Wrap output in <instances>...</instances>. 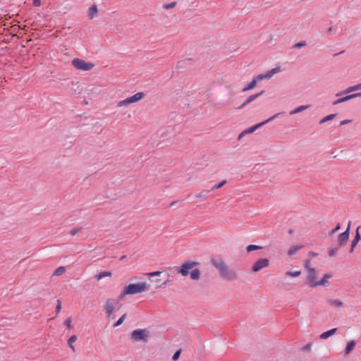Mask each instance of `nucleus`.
<instances>
[{
	"label": "nucleus",
	"mask_w": 361,
	"mask_h": 361,
	"mask_svg": "<svg viewBox=\"0 0 361 361\" xmlns=\"http://www.w3.org/2000/svg\"><path fill=\"white\" fill-rule=\"evenodd\" d=\"M270 71L271 72V73L273 75H274L281 71V68H280V66L275 67V68H272L271 70H270Z\"/></svg>",
	"instance_id": "43"
},
{
	"label": "nucleus",
	"mask_w": 361,
	"mask_h": 361,
	"mask_svg": "<svg viewBox=\"0 0 361 361\" xmlns=\"http://www.w3.org/2000/svg\"><path fill=\"white\" fill-rule=\"evenodd\" d=\"M210 192V190H203L200 192L195 195V197H206L208 193Z\"/></svg>",
	"instance_id": "31"
},
{
	"label": "nucleus",
	"mask_w": 361,
	"mask_h": 361,
	"mask_svg": "<svg viewBox=\"0 0 361 361\" xmlns=\"http://www.w3.org/2000/svg\"><path fill=\"white\" fill-rule=\"evenodd\" d=\"M97 13V7L95 4L92 5L89 9V17L92 19Z\"/></svg>",
	"instance_id": "22"
},
{
	"label": "nucleus",
	"mask_w": 361,
	"mask_h": 361,
	"mask_svg": "<svg viewBox=\"0 0 361 361\" xmlns=\"http://www.w3.org/2000/svg\"><path fill=\"white\" fill-rule=\"evenodd\" d=\"M307 283L310 287H316V286H314L315 283H317V272L314 268H308Z\"/></svg>",
	"instance_id": "10"
},
{
	"label": "nucleus",
	"mask_w": 361,
	"mask_h": 361,
	"mask_svg": "<svg viewBox=\"0 0 361 361\" xmlns=\"http://www.w3.org/2000/svg\"><path fill=\"white\" fill-rule=\"evenodd\" d=\"M264 75L265 79H269L274 75L270 71H269L267 73H266Z\"/></svg>",
	"instance_id": "45"
},
{
	"label": "nucleus",
	"mask_w": 361,
	"mask_h": 361,
	"mask_svg": "<svg viewBox=\"0 0 361 361\" xmlns=\"http://www.w3.org/2000/svg\"><path fill=\"white\" fill-rule=\"evenodd\" d=\"M264 92V91H261L258 93H256V94H252L250 96H249L246 99L245 101L239 106L238 107L237 109H243V107H245V106L248 105L249 104H250L252 102H253L254 100H255L257 98H258L259 96H261L263 93Z\"/></svg>",
	"instance_id": "13"
},
{
	"label": "nucleus",
	"mask_w": 361,
	"mask_h": 361,
	"mask_svg": "<svg viewBox=\"0 0 361 361\" xmlns=\"http://www.w3.org/2000/svg\"><path fill=\"white\" fill-rule=\"evenodd\" d=\"M309 107L308 105H302V106H300L295 109H294L293 110H292L290 112V115H293V114H298V113H300L305 109H307V108Z\"/></svg>",
	"instance_id": "21"
},
{
	"label": "nucleus",
	"mask_w": 361,
	"mask_h": 361,
	"mask_svg": "<svg viewBox=\"0 0 361 361\" xmlns=\"http://www.w3.org/2000/svg\"><path fill=\"white\" fill-rule=\"evenodd\" d=\"M263 79H265L264 74H259V75H257L256 77H255L253 78V80H256V82L257 83L258 81L262 80Z\"/></svg>",
	"instance_id": "41"
},
{
	"label": "nucleus",
	"mask_w": 361,
	"mask_h": 361,
	"mask_svg": "<svg viewBox=\"0 0 361 361\" xmlns=\"http://www.w3.org/2000/svg\"><path fill=\"white\" fill-rule=\"evenodd\" d=\"M76 340H77V336L75 335H73L69 338V339L68 341L70 348L73 350H74V346L73 345L72 343H73V342L76 341Z\"/></svg>",
	"instance_id": "30"
},
{
	"label": "nucleus",
	"mask_w": 361,
	"mask_h": 361,
	"mask_svg": "<svg viewBox=\"0 0 361 361\" xmlns=\"http://www.w3.org/2000/svg\"><path fill=\"white\" fill-rule=\"evenodd\" d=\"M61 310V302L60 300H57V305L56 307V312L58 314Z\"/></svg>",
	"instance_id": "40"
},
{
	"label": "nucleus",
	"mask_w": 361,
	"mask_h": 361,
	"mask_svg": "<svg viewBox=\"0 0 361 361\" xmlns=\"http://www.w3.org/2000/svg\"><path fill=\"white\" fill-rule=\"evenodd\" d=\"M317 255V253H316V252H314L312 251L309 252V256L310 257H316Z\"/></svg>",
	"instance_id": "49"
},
{
	"label": "nucleus",
	"mask_w": 361,
	"mask_h": 361,
	"mask_svg": "<svg viewBox=\"0 0 361 361\" xmlns=\"http://www.w3.org/2000/svg\"><path fill=\"white\" fill-rule=\"evenodd\" d=\"M126 317V314H124L123 315H122L118 320L117 322L114 324V327H116V326H120L124 321L125 318Z\"/></svg>",
	"instance_id": "33"
},
{
	"label": "nucleus",
	"mask_w": 361,
	"mask_h": 361,
	"mask_svg": "<svg viewBox=\"0 0 361 361\" xmlns=\"http://www.w3.org/2000/svg\"><path fill=\"white\" fill-rule=\"evenodd\" d=\"M147 290V283L140 282L138 283H130L124 288L123 295L141 293Z\"/></svg>",
	"instance_id": "2"
},
{
	"label": "nucleus",
	"mask_w": 361,
	"mask_h": 361,
	"mask_svg": "<svg viewBox=\"0 0 361 361\" xmlns=\"http://www.w3.org/2000/svg\"><path fill=\"white\" fill-rule=\"evenodd\" d=\"M180 353H181V350H180H180H177V351L173 354V357H172V359H173V360H177L179 358V357H180Z\"/></svg>",
	"instance_id": "39"
},
{
	"label": "nucleus",
	"mask_w": 361,
	"mask_h": 361,
	"mask_svg": "<svg viewBox=\"0 0 361 361\" xmlns=\"http://www.w3.org/2000/svg\"><path fill=\"white\" fill-rule=\"evenodd\" d=\"M301 272L300 271H287L286 274L287 276H293V277H298L300 275Z\"/></svg>",
	"instance_id": "32"
},
{
	"label": "nucleus",
	"mask_w": 361,
	"mask_h": 361,
	"mask_svg": "<svg viewBox=\"0 0 361 361\" xmlns=\"http://www.w3.org/2000/svg\"><path fill=\"white\" fill-rule=\"evenodd\" d=\"M361 90V84H360V82L357 84V85H355L353 86L348 87L345 90L336 93V97H339L341 95L348 94V93H350L352 92L357 91V90Z\"/></svg>",
	"instance_id": "14"
},
{
	"label": "nucleus",
	"mask_w": 361,
	"mask_h": 361,
	"mask_svg": "<svg viewBox=\"0 0 361 361\" xmlns=\"http://www.w3.org/2000/svg\"><path fill=\"white\" fill-rule=\"evenodd\" d=\"M143 97H144V93L143 92H137V93L135 94L134 95H133L131 97H128V98H126V99H125L123 100L120 101L118 103L117 106L121 107V106H125V105H128L130 104L138 102Z\"/></svg>",
	"instance_id": "6"
},
{
	"label": "nucleus",
	"mask_w": 361,
	"mask_h": 361,
	"mask_svg": "<svg viewBox=\"0 0 361 361\" xmlns=\"http://www.w3.org/2000/svg\"><path fill=\"white\" fill-rule=\"evenodd\" d=\"M310 263V259H306V260H305V262H304L305 267L307 270H308V268H310V267H309Z\"/></svg>",
	"instance_id": "47"
},
{
	"label": "nucleus",
	"mask_w": 361,
	"mask_h": 361,
	"mask_svg": "<svg viewBox=\"0 0 361 361\" xmlns=\"http://www.w3.org/2000/svg\"><path fill=\"white\" fill-rule=\"evenodd\" d=\"M350 122H351V120L345 119V120L341 121L340 125L341 126L345 125V124L350 123Z\"/></svg>",
	"instance_id": "46"
},
{
	"label": "nucleus",
	"mask_w": 361,
	"mask_h": 361,
	"mask_svg": "<svg viewBox=\"0 0 361 361\" xmlns=\"http://www.w3.org/2000/svg\"><path fill=\"white\" fill-rule=\"evenodd\" d=\"M341 228L340 224H338L334 229H332L330 232V235L334 234L336 232H337Z\"/></svg>",
	"instance_id": "42"
},
{
	"label": "nucleus",
	"mask_w": 361,
	"mask_h": 361,
	"mask_svg": "<svg viewBox=\"0 0 361 361\" xmlns=\"http://www.w3.org/2000/svg\"><path fill=\"white\" fill-rule=\"evenodd\" d=\"M226 183V180H223L222 181L219 182V183L215 184V185H214L211 188V190H210V191H213V190H215L219 189V188H221V187H223Z\"/></svg>",
	"instance_id": "29"
},
{
	"label": "nucleus",
	"mask_w": 361,
	"mask_h": 361,
	"mask_svg": "<svg viewBox=\"0 0 361 361\" xmlns=\"http://www.w3.org/2000/svg\"><path fill=\"white\" fill-rule=\"evenodd\" d=\"M332 30H333V27H330L329 29H328V33L329 34H331V32H332Z\"/></svg>",
	"instance_id": "51"
},
{
	"label": "nucleus",
	"mask_w": 361,
	"mask_h": 361,
	"mask_svg": "<svg viewBox=\"0 0 361 361\" xmlns=\"http://www.w3.org/2000/svg\"><path fill=\"white\" fill-rule=\"evenodd\" d=\"M332 275L331 274H325L323 276V278L317 281V283H315L314 286H326L329 284V281H327L328 279L331 278Z\"/></svg>",
	"instance_id": "17"
},
{
	"label": "nucleus",
	"mask_w": 361,
	"mask_h": 361,
	"mask_svg": "<svg viewBox=\"0 0 361 361\" xmlns=\"http://www.w3.org/2000/svg\"><path fill=\"white\" fill-rule=\"evenodd\" d=\"M338 251V247H331L328 250V254L329 257L334 256Z\"/></svg>",
	"instance_id": "34"
},
{
	"label": "nucleus",
	"mask_w": 361,
	"mask_h": 361,
	"mask_svg": "<svg viewBox=\"0 0 361 361\" xmlns=\"http://www.w3.org/2000/svg\"><path fill=\"white\" fill-rule=\"evenodd\" d=\"M176 202H172L170 204L169 207H173V205H175V204H176Z\"/></svg>",
	"instance_id": "53"
},
{
	"label": "nucleus",
	"mask_w": 361,
	"mask_h": 361,
	"mask_svg": "<svg viewBox=\"0 0 361 361\" xmlns=\"http://www.w3.org/2000/svg\"><path fill=\"white\" fill-rule=\"evenodd\" d=\"M356 345V341H354V340H352L350 341H349L348 343H347V345L345 348V355H348L355 348Z\"/></svg>",
	"instance_id": "18"
},
{
	"label": "nucleus",
	"mask_w": 361,
	"mask_h": 361,
	"mask_svg": "<svg viewBox=\"0 0 361 361\" xmlns=\"http://www.w3.org/2000/svg\"><path fill=\"white\" fill-rule=\"evenodd\" d=\"M66 268L65 267H59L54 272L53 276H60L65 273Z\"/></svg>",
	"instance_id": "27"
},
{
	"label": "nucleus",
	"mask_w": 361,
	"mask_h": 361,
	"mask_svg": "<svg viewBox=\"0 0 361 361\" xmlns=\"http://www.w3.org/2000/svg\"><path fill=\"white\" fill-rule=\"evenodd\" d=\"M64 324L68 328V329H71L72 328V319L71 317H68V319H66V320L64 322Z\"/></svg>",
	"instance_id": "37"
},
{
	"label": "nucleus",
	"mask_w": 361,
	"mask_h": 361,
	"mask_svg": "<svg viewBox=\"0 0 361 361\" xmlns=\"http://www.w3.org/2000/svg\"><path fill=\"white\" fill-rule=\"evenodd\" d=\"M211 263L219 271V275L223 279L235 281L239 279L238 273L234 269L229 268L224 259L212 258Z\"/></svg>",
	"instance_id": "1"
},
{
	"label": "nucleus",
	"mask_w": 361,
	"mask_h": 361,
	"mask_svg": "<svg viewBox=\"0 0 361 361\" xmlns=\"http://www.w3.org/2000/svg\"><path fill=\"white\" fill-rule=\"evenodd\" d=\"M176 5V2H171L170 4L164 5V8L165 9H169V8H172L175 7Z\"/></svg>",
	"instance_id": "38"
},
{
	"label": "nucleus",
	"mask_w": 361,
	"mask_h": 361,
	"mask_svg": "<svg viewBox=\"0 0 361 361\" xmlns=\"http://www.w3.org/2000/svg\"><path fill=\"white\" fill-rule=\"evenodd\" d=\"M344 51H344V50H343V51H340L339 53L335 54H334V56H338V55H339V54H343Z\"/></svg>",
	"instance_id": "52"
},
{
	"label": "nucleus",
	"mask_w": 361,
	"mask_h": 361,
	"mask_svg": "<svg viewBox=\"0 0 361 361\" xmlns=\"http://www.w3.org/2000/svg\"><path fill=\"white\" fill-rule=\"evenodd\" d=\"M309 347H310V344L307 345L305 346V348H308Z\"/></svg>",
	"instance_id": "54"
},
{
	"label": "nucleus",
	"mask_w": 361,
	"mask_h": 361,
	"mask_svg": "<svg viewBox=\"0 0 361 361\" xmlns=\"http://www.w3.org/2000/svg\"><path fill=\"white\" fill-rule=\"evenodd\" d=\"M149 331L147 329H137L130 334V339L133 341H148Z\"/></svg>",
	"instance_id": "3"
},
{
	"label": "nucleus",
	"mask_w": 361,
	"mask_h": 361,
	"mask_svg": "<svg viewBox=\"0 0 361 361\" xmlns=\"http://www.w3.org/2000/svg\"><path fill=\"white\" fill-rule=\"evenodd\" d=\"M245 134H247L246 133H245V130H243L239 135H238V140H240Z\"/></svg>",
	"instance_id": "50"
},
{
	"label": "nucleus",
	"mask_w": 361,
	"mask_h": 361,
	"mask_svg": "<svg viewBox=\"0 0 361 361\" xmlns=\"http://www.w3.org/2000/svg\"><path fill=\"white\" fill-rule=\"evenodd\" d=\"M260 249H262V247L259 246V245H250L247 246V247H246V250L247 252H250L254 250H258Z\"/></svg>",
	"instance_id": "28"
},
{
	"label": "nucleus",
	"mask_w": 361,
	"mask_h": 361,
	"mask_svg": "<svg viewBox=\"0 0 361 361\" xmlns=\"http://www.w3.org/2000/svg\"><path fill=\"white\" fill-rule=\"evenodd\" d=\"M360 228V226H358L357 228L356 231H355V235L354 237V239L352 240L351 247H350V252H353L355 247L357 245V244L358 243V242L361 239L360 234L359 233Z\"/></svg>",
	"instance_id": "15"
},
{
	"label": "nucleus",
	"mask_w": 361,
	"mask_h": 361,
	"mask_svg": "<svg viewBox=\"0 0 361 361\" xmlns=\"http://www.w3.org/2000/svg\"><path fill=\"white\" fill-rule=\"evenodd\" d=\"M199 262L195 261H187L180 267H174L173 269L177 273L181 274L183 276H186L189 274V270L197 266Z\"/></svg>",
	"instance_id": "4"
},
{
	"label": "nucleus",
	"mask_w": 361,
	"mask_h": 361,
	"mask_svg": "<svg viewBox=\"0 0 361 361\" xmlns=\"http://www.w3.org/2000/svg\"><path fill=\"white\" fill-rule=\"evenodd\" d=\"M328 304L334 308H342L344 306L343 302L338 299H329L327 300Z\"/></svg>",
	"instance_id": "16"
},
{
	"label": "nucleus",
	"mask_w": 361,
	"mask_h": 361,
	"mask_svg": "<svg viewBox=\"0 0 361 361\" xmlns=\"http://www.w3.org/2000/svg\"><path fill=\"white\" fill-rule=\"evenodd\" d=\"M111 275H112V274L111 271H102V272H100L99 274H97L94 277L97 281H99L104 277L111 276Z\"/></svg>",
	"instance_id": "24"
},
{
	"label": "nucleus",
	"mask_w": 361,
	"mask_h": 361,
	"mask_svg": "<svg viewBox=\"0 0 361 361\" xmlns=\"http://www.w3.org/2000/svg\"><path fill=\"white\" fill-rule=\"evenodd\" d=\"M81 228H75L70 231V234L73 236L78 234V233L81 232Z\"/></svg>",
	"instance_id": "36"
},
{
	"label": "nucleus",
	"mask_w": 361,
	"mask_h": 361,
	"mask_svg": "<svg viewBox=\"0 0 361 361\" xmlns=\"http://www.w3.org/2000/svg\"><path fill=\"white\" fill-rule=\"evenodd\" d=\"M117 304H118V302H116L111 299H108L106 301V305L104 306V309L106 310V313L108 317H110L113 314L114 309H115V306Z\"/></svg>",
	"instance_id": "11"
},
{
	"label": "nucleus",
	"mask_w": 361,
	"mask_h": 361,
	"mask_svg": "<svg viewBox=\"0 0 361 361\" xmlns=\"http://www.w3.org/2000/svg\"><path fill=\"white\" fill-rule=\"evenodd\" d=\"M281 114L282 113H278V114L271 116L270 118H269L266 121H262L261 123H257L256 125L252 126V127H250V128H247L246 130H245V133H246L247 134L254 133L257 129H258L259 128H260V127L263 126L264 125L268 123L269 122L274 120L275 118H276Z\"/></svg>",
	"instance_id": "7"
},
{
	"label": "nucleus",
	"mask_w": 361,
	"mask_h": 361,
	"mask_svg": "<svg viewBox=\"0 0 361 361\" xmlns=\"http://www.w3.org/2000/svg\"><path fill=\"white\" fill-rule=\"evenodd\" d=\"M161 274V272L158 271L150 272V273L148 274V275L149 276L152 277V276H159Z\"/></svg>",
	"instance_id": "44"
},
{
	"label": "nucleus",
	"mask_w": 361,
	"mask_h": 361,
	"mask_svg": "<svg viewBox=\"0 0 361 361\" xmlns=\"http://www.w3.org/2000/svg\"><path fill=\"white\" fill-rule=\"evenodd\" d=\"M257 85L256 80H252L250 83L247 85L243 89V92H246L247 90H252L255 88Z\"/></svg>",
	"instance_id": "25"
},
{
	"label": "nucleus",
	"mask_w": 361,
	"mask_h": 361,
	"mask_svg": "<svg viewBox=\"0 0 361 361\" xmlns=\"http://www.w3.org/2000/svg\"><path fill=\"white\" fill-rule=\"evenodd\" d=\"M337 331V329L336 328H334V329H331L327 331H325L324 333H322L319 337L320 338L322 339H326L328 338L329 337H330L331 336L334 335Z\"/></svg>",
	"instance_id": "19"
},
{
	"label": "nucleus",
	"mask_w": 361,
	"mask_h": 361,
	"mask_svg": "<svg viewBox=\"0 0 361 361\" xmlns=\"http://www.w3.org/2000/svg\"><path fill=\"white\" fill-rule=\"evenodd\" d=\"M166 283H167V281H165L163 284H164V285H166Z\"/></svg>",
	"instance_id": "56"
},
{
	"label": "nucleus",
	"mask_w": 361,
	"mask_h": 361,
	"mask_svg": "<svg viewBox=\"0 0 361 361\" xmlns=\"http://www.w3.org/2000/svg\"><path fill=\"white\" fill-rule=\"evenodd\" d=\"M72 64L75 68L82 71H90L94 67L93 63L86 62L85 61L78 58L73 59Z\"/></svg>",
	"instance_id": "5"
},
{
	"label": "nucleus",
	"mask_w": 361,
	"mask_h": 361,
	"mask_svg": "<svg viewBox=\"0 0 361 361\" xmlns=\"http://www.w3.org/2000/svg\"><path fill=\"white\" fill-rule=\"evenodd\" d=\"M303 247V245H295V246H292L288 252V255H293L294 254H295L298 250H300V249H302Z\"/></svg>",
	"instance_id": "23"
},
{
	"label": "nucleus",
	"mask_w": 361,
	"mask_h": 361,
	"mask_svg": "<svg viewBox=\"0 0 361 361\" xmlns=\"http://www.w3.org/2000/svg\"><path fill=\"white\" fill-rule=\"evenodd\" d=\"M306 46V42L305 41H300L293 45V48H301Z\"/></svg>",
	"instance_id": "35"
},
{
	"label": "nucleus",
	"mask_w": 361,
	"mask_h": 361,
	"mask_svg": "<svg viewBox=\"0 0 361 361\" xmlns=\"http://www.w3.org/2000/svg\"><path fill=\"white\" fill-rule=\"evenodd\" d=\"M269 264V260L267 258H262L256 261L252 267V271L253 272H257L261 270L263 268L267 267Z\"/></svg>",
	"instance_id": "8"
},
{
	"label": "nucleus",
	"mask_w": 361,
	"mask_h": 361,
	"mask_svg": "<svg viewBox=\"0 0 361 361\" xmlns=\"http://www.w3.org/2000/svg\"><path fill=\"white\" fill-rule=\"evenodd\" d=\"M336 116V114H329V115L325 116L324 118H323L322 119H321L319 122V124L321 125V124H323L329 121H331L333 118H334Z\"/></svg>",
	"instance_id": "26"
},
{
	"label": "nucleus",
	"mask_w": 361,
	"mask_h": 361,
	"mask_svg": "<svg viewBox=\"0 0 361 361\" xmlns=\"http://www.w3.org/2000/svg\"><path fill=\"white\" fill-rule=\"evenodd\" d=\"M350 228V221L348 223V226L346 230L344 232L339 234V235L338 237V242L341 247L344 246L347 243V242L349 239Z\"/></svg>",
	"instance_id": "9"
},
{
	"label": "nucleus",
	"mask_w": 361,
	"mask_h": 361,
	"mask_svg": "<svg viewBox=\"0 0 361 361\" xmlns=\"http://www.w3.org/2000/svg\"><path fill=\"white\" fill-rule=\"evenodd\" d=\"M33 5L35 6H39L41 5V0H34Z\"/></svg>",
	"instance_id": "48"
},
{
	"label": "nucleus",
	"mask_w": 361,
	"mask_h": 361,
	"mask_svg": "<svg viewBox=\"0 0 361 361\" xmlns=\"http://www.w3.org/2000/svg\"><path fill=\"white\" fill-rule=\"evenodd\" d=\"M201 271L198 269H195L190 272V279L194 281L199 280L200 278Z\"/></svg>",
	"instance_id": "20"
},
{
	"label": "nucleus",
	"mask_w": 361,
	"mask_h": 361,
	"mask_svg": "<svg viewBox=\"0 0 361 361\" xmlns=\"http://www.w3.org/2000/svg\"><path fill=\"white\" fill-rule=\"evenodd\" d=\"M125 257H126V256H124V255H123V256H122V257H121V259H125Z\"/></svg>",
	"instance_id": "55"
},
{
	"label": "nucleus",
	"mask_w": 361,
	"mask_h": 361,
	"mask_svg": "<svg viewBox=\"0 0 361 361\" xmlns=\"http://www.w3.org/2000/svg\"><path fill=\"white\" fill-rule=\"evenodd\" d=\"M361 97V92H357V93H353V94H348V95L344 96L343 97H341V98L334 101L332 104L333 105H337L338 104H341V103L345 102L346 101H348V100H350L351 99L356 98V97Z\"/></svg>",
	"instance_id": "12"
}]
</instances>
